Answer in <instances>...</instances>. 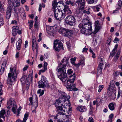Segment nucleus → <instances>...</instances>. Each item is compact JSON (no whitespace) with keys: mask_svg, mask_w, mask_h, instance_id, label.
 Here are the masks:
<instances>
[{"mask_svg":"<svg viewBox=\"0 0 122 122\" xmlns=\"http://www.w3.org/2000/svg\"><path fill=\"white\" fill-rule=\"evenodd\" d=\"M53 9L54 12V16L57 20H60L66 16V13L60 11V7L64 6L63 1H60L57 3V0H54L52 3Z\"/></svg>","mask_w":122,"mask_h":122,"instance_id":"nucleus-1","label":"nucleus"},{"mask_svg":"<svg viewBox=\"0 0 122 122\" xmlns=\"http://www.w3.org/2000/svg\"><path fill=\"white\" fill-rule=\"evenodd\" d=\"M10 69L11 72L9 73L8 75V77L10 78L8 80L7 83L8 85L11 86L13 84V81L11 80V78L14 81L15 80L17 77V75L18 74V71H16V68L15 67H14L13 68H10Z\"/></svg>","mask_w":122,"mask_h":122,"instance_id":"nucleus-2","label":"nucleus"},{"mask_svg":"<svg viewBox=\"0 0 122 122\" xmlns=\"http://www.w3.org/2000/svg\"><path fill=\"white\" fill-rule=\"evenodd\" d=\"M76 78V77L74 76L73 78L71 79H69L67 80L66 82L65 85L67 88L72 89V90L75 91H77L78 90V89L76 87V85L75 84L73 85Z\"/></svg>","mask_w":122,"mask_h":122,"instance_id":"nucleus-3","label":"nucleus"},{"mask_svg":"<svg viewBox=\"0 0 122 122\" xmlns=\"http://www.w3.org/2000/svg\"><path fill=\"white\" fill-rule=\"evenodd\" d=\"M7 108L10 109L12 108V111L14 114L16 113L17 106L15 99L13 98H10L7 102Z\"/></svg>","mask_w":122,"mask_h":122,"instance_id":"nucleus-4","label":"nucleus"},{"mask_svg":"<svg viewBox=\"0 0 122 122\" xmlns=\"http://www.w3.org/2000/svg\"><path fill=\"white\" fill-rule=\"evenodd\" d=\"M56 70L59 74V75H58V77L63 82H65L67 78L66 70L65 68L63 69V70L56 69Z\"/></svg>","mask_w":122,"mask_h":122,"instance_id":"nucleus-5","label":"nucleus"},{"mask_svg":"<svg viewBox=\"0 0 122 122\" xmlns=\"http://www.w3.org/2000/svg\"><path fill=\"white\" fill-rule=\"evenodd\" d=\"M65 21L66 24L71 26H74L76 24V20L74 17L72 15L67 16Z\"/></svg>","mask_w":122,"mask_h":122,"instance_id":"nucleus-6","label":"nucleus"},{"mask_svg":"<svg viewBox=\"0 0 122 122\" xmlns=\"http://www.w3.org/2000/svg\"><path fill=\"white\" fill-rule=\"evenodd\" d=\"M69 58V56L64 57L61 62V64L58 65L56 69L63 70V69L65 68L66 70V67L68 64Z\"/></svg>","mask_w":122,"mask_h":122,"instance_id":"nucleus-7","label":"nucleus"},{"mask_svg":"<svg viewBox=\"0 0 122 122\" xmlns=\"http://www.w3.org/2000/svg\"><path fill=\"white\" fill-rule=\"evenodd\" d=\"M53 47L55 51H58L60 50L61 48L63 50L64 49L62 43L58 40L54 41Z\"/></svg>","mask_w":122,"mask_h":122,"instance_id":"nucleus-8","label":"nucleus"},{"mask_svg":"<svg viewBox=\"0 0 122 122\" xmlns=\"http://www.w3.org/2000/svg\"><path fill=\"white\" fill-rule=\"evenodd\" d=\"M60 99H59L58 100H56L55 105L58 110L60 111L63 110L65 112V110L63 109V107L64 102L63 100H62Z\"/></svg>","mask_w":122,"mask_h":122,"instance_id":"nucleus-9","label":"nucleus"},{"mask_svg":"<svg viewBox=\"0 0 122 122\" xmlns=\"http://www.w3.org/2000/svg\"><path fill=\"white\" fill-rule=\"evenodd\" d=\"M60 97L59 99H61V100L64 101V102H65L66 100H69L70 98L69 96H68L67 94L65 92L61 91L59 93Z\"/></svg>","mask_w":122,"mask_h":122,"instance_id":"nucleus-10","label":"nucleus"},{"mask_svg":"<svg viewBox=\"0 0 122 122\" xmlns=\"http://www.w3.org/2000/svg\"><path fill=\"white\" fill-rule=\"evenodd\" d=\"M64 104L63 105V109H68V112H69L68 113V114L70 115L71 112L72 110L71 107V104L70 103L69 101V100H66L65 102H64Z\"/></svg>","mask_w":122,"mask_h":122,"instance_id":"nucleus-11","label":"nucleus"},{"mask_svg":"<svg viewBox=\"0 0 122 122\" xmlns=\"http://www.w3.org/2000/svg\"><path fill=\"white\" fill-rule=\"evenodd\" d=\"M19 28L17 26H14L12 28V34L13 36H15L18 33L19 34H21V32L20 30H19Z\"/></svg>","mask_w":122,"mask_h":122,"instance_id":"nucleus-12","label":"nucleus"},{"mask_svg":"<svg viewBox=\"0 0 122 122\" xmlns=\"http://www.w3.org/2000/svg\"><path fill=\"white\" fill-rule=\"evenodd\" d=\"M62 33L63 35L69 37L72 34L73 31L71 30L64 29L62 31Z\"/></svg>","mask_w":122,"mask_h":122,"instance_id":"nucleus-13","label":"nucleus"},{"mask_svg":"<svg viewBox=\"0 0 122 122\" xmlns=\"http://www.w3.org/2000/svg\"><path fill=\"white\" fill-rule=\"evenodd\" d=\"M85 0H77L76 2V4L78 7L84 8L85 4Z\"/></svg>","mask_w":122,"mask_h":122,"instance_id":"nucleus-14","label":"nucleus"},{"mask_svg":"<svg viewBox=\"0 0 122 122\" xmlns=\"http://www.w3.org/2000/svg\"><path fill=\"white\" fill-rule=\"evenodd\" d=\"M79 27L80 28H82V29H92V24L91 23H89L86 24L82 25L81 23L79 25Z\"/></svg>","mask_w":122,"mask_h":122,"instance_id":"nucleus-15","label":"nucleus"},{"mask_svg":"<svg viewBox=\"0 0 122 122\" xmlns=\"http://www.w3.org/2000/svg\"><path fill=\"white\" fill-rule=\"evenodd\" d=\"M81 32L83 34L88 35H91L92 32V29H82Z\"/></svg>","mask_w":122,"mask_h":122,"instance_id":"nucleus-16","label":"nucleus"},{"mask_svg":"<svg viewBox=\"0 0 122 122\" xmlns=\"http://www.w3.org/2000/svg\"><path fill=\"white\" fill-rule=\"evenodd\" d=\"M12 9L10 6H8L7 9L6 17L7 19H9L11 16Z\"/></svg>","mask_w":122,"mask_h":122,"instance_id":"nucleus-17","label":"nucleus"},{"mask_svg":"<svg viewBox=\"0 0 122 122\" xmlns=\"http://www.w3.org/2000/svg\"><path fill=\"white\" fill-rule=\"evenodd\" d=\"M100 28V25L99 22L98 21H95V33L97 32Z\"/></svg>","mask_w":122,"mask_h":122,"instance_id":"nucleus-18","label":"nucleus"},{"mask_svg":"<svg viewBox=\"0 0 122 122\" xmlns=\"http://www.w3.org/2000/svg\"><path fill=\"white\" fill-rule=\"evenodd\" d=\"M7 64V61L6 60H4L2 64L1 68L0 71V74L2 75L3 73Z\"/></svg>","mask_w":122,"mask_h":122,"instance_id":"nucleus-19","label":"nucleus"},{"mask_svg":"<svg viewBox=\"0 0 122 122\" xmlns=\"http://www.w3.org/2000/svg\"><path fill=\"white\" fill-rule=\"evenodd\" d=\"M103 61L101 59V63L99 64L97 69V73L101 74V73L102 70V66L103 65Z\"/></svg>","mask_w":122,"mask_h":122,"instance_id":"nucleus-20","label":"nucleus"},{"mask_svg":"<svg viewBox=\"0 0 122 122\" xmlns=\"http://www.w3.org/2000/svg\"><path fill=\"white\" fill-rule=\"evenodd\" d=\"M41 80L38 82V87L39 88H44L45 86H48L45 83L42 81Z\"/></svg>","mask_w":122,"mask_h":122,"instance_id":"nucleus-21","label":"nucleus"},{"mask_svg":"<svg viewBox=\"0 0 122 122\" xmlns=\"http://www.w3.org/2000/svg\"><path fill=\"white\" fill-rule=\"evenodd\" d=\"M28 116V113H26L24 115L23 121H22L20 119H18L16 121V122H25L27 119Z\"/></svg>","mask_w":122,"mask_h":122,"instance_id":"nucleus-22","label":"nucleus"},{"mask_svg":"<svg viewBox=\"0 0 122 122\" xmlns=\"http://www.w3.org/2000/svg\"><path fill=\"white\" fill-rule=\"evenodd\" d=\"M64 8L63 10L64 12L67 13L71 14V12L69 6L67 5H64Z\"/></svg>","mask_w":122,"mask_h":122,"instance_id":"nucleus-23","label":"nucleus"},{"mask_svg":"<svg viewBox=\"0 0 122 122\" xmlns=\"http://www.w3.org/2000/svg\"><path fill=\"white\" fill-rule=\"evenodd\" d=\"M77 109L80 112H83L86 111V109L85 106H80L77 107Z\"/></svg>","mask_w":122,"mask_h":122,"instance_id":"nucleus-24","label":"nucleus"},{"mask_svg":"<svg viewBox=\"0 0 122 122\" xmlns=\"http://www.w3.org/2000/svg\"><path fill=\"white\" fill-rule=\"evenodd\" d=\"M84 8H82L78 7L76 10V13L77 14H83V11Z\"/></svg>","mask_w":122,"mask_h":122,"instance_id":"nucleus-25","label":"nucleus"},{"mask_svg":"<svg viewBox=\"0 0 122 122\" xmlns=\"http://www.w3.org/2000/svg\"><path fill=\"white\" fill-rule=\"evenodd\" d=\"M115 105L113 103H110L108 107L109 109L111 111H113L114 110Z\"/></svg>","mask_w":122,"mask_h":122,"instance_id":"nucleus-26","label":"nucleus"},{"mask_svg":"<svg viewBox=\"0 0 122 122\" xmlns=\"http://www.w3.org/2000/svg\"><path fill=\"white\" fill-rule=\"evenodd\" d=\"M22 43V40H21L20 39L17 42V44L18 43V44L17 45L16 47L17 49L18 50H20V46L21 45Z\"/></svg>","mask_w":122,"mask_h":122,"instance_id":"nucleus-27","label":"nucleus"},{"mask_svg":"<svg viewBox=\"0 0 122 122\" xmlns=\"http://www.w3.org/2000/svg\"><path fill=\"white\" fill-rule=\"evenodd\" d=\"M5 115V110H2L0 112V118H4Z\"/></svg>","mask_w":122,"mask_h":122,"instance_id":"nucleus-28","label":"nucleus"},{"mask_svg":"<svg viewBox=\"0 0 122 122\" xmlns=\"http://www.w3.org/2000/svg\"><path fill=\"white\" fill-rule=\"evenodd\" d=\"M41 80L42 81L44 82L45 84H46L48 85L47 79L43 75H42L41 76Z\"/></svg>","mask_w":122,"mask_h":122,"instance_id":"nucleus-29","label":"nucleus"},{"mask_svg":"<svg viewBox=\"0 0 122 122\" xmlns=\"http://www.w3.org/2000/svg\"><path fill=\"white\" fill-rule=\"evenodd\" d=\"M118 46V45L117 44L115 45L114 48L112 51V53H111V55L112 56H114L116 53Z\"/></svg>","mask_w":122,"mask_h":122,"instance_id":"nucleus-30","label":"nucleus"},{"mask_svg":"<svg viewBox=\"0 0 122 122\" xmlns=\"http://www.w3.org/2000/svg\"><path fill=\"white\" fill-rule=\"evenodd\" d=\"M122 5V1L121 0H119L116 6L117 8L118 9H121Z\"/></svg>","mask_w":122,"mask_h":122,"instance_id":"nucleus-31","label":"nucleus"},{"mask_svg":"<svg viewBox=\"0 0 122 122\" xmlns=\"http://www.w3.org/2000/svg\"><path fill=\"white\" fill-rule=\"evenodd\" d=\"M120 53V51L119 50L117 51L116 56H115L114 59V60L116 61L118 59Z\"/></svg>","mask_w":122,"mask_h":122,"instance_id":"nucleus-32","label":"nucleus"},{"mask_svg":"<svg viewBox=\"0 0 122 122\" xmlns=\"http://www.w3.org/2000/svg\"><path fill=\"white\" fill-rule=\"evenodd\" d=\"M3 15L0 14V26L4 24V20Z\"/></svg>","mask_w":122,"mask_h":122,"instance_id":"nucleus-33","label":"nucleus"},{"mask_svg":"<svg viewBox=\"0 0 122 122\" xmlns=\"http://www.w3.org/2000/svg\"><path fill=\"white\" fill-rule=\"evenodd\" d=\"M26 77L25 76H23L20 79V80L22 84H23L26 82Z\"/></svg>","mask_w":122,"mask_h":122,"instance_id":"nucleus-34","label":"nucleus"},{"mask_svg":"<svg viewBox=\"0 0 122 122\" xmlns=\"http://www.w3.org/2000/svg\"><path fill=\"white\" fill-rule=\"evenodd\" d=\"M5 9L3 7V6L1 2L0 1V11L2 13H4Z\"/></svg>","mask_w":122,"mask_h":122,"instance_id":"nucleus-35","label":"nucleus"},{"mask_svg":"<svg viewBox=\"0 0 122 122\" xmlns=\"http://www.w3.org/2000/svg\"><path fill=\"white\" fill-rule=\"evenodd\" d=\"M89 23H91L87 19H84L82 20V25H85L86 24Z\"/></svg>","mask_w":122,"mask_h":122,"instance_id":"nucleus-36","label":"nucleus"},{"mask_svg":"<svg viewBox=\"0 0 122 122\" xmlns=\"http://www.w3.org/2000/svg\"><path fill=\"white\" fill-rule=\"evenodd\" d=\"M38 47V46L36 43H34V44H32V48L33 50L34 51L35 49H36V51L37 50V48Z\"/></svg>","mask_w":122,"mask_h":122,"instance_id":"nucleus-37","label":"nucleus"},{"mask_svg":"<svg viewBox=\"0 0 122 122\" xmlns=\"http://www.w3.org/2000/svg\"><path fill=\"white\" fill-rule=\"evenodd\" d=\"M115 87V86L114 84H111L108 88V89L109 91L113 90Z\"/></svg>","mask_w":122,"mask_h":122,"instance_id":"nucleus-38","label":"nucleus"},{"mask_svg":"<svg viewBox=\"0 0 122 122\" xmlns=\"http://www.w3.org/2000/svg\"><path fill=\"white\" fill-rule=\"evenodd\" d=\"M82 59H81V61L79 63H80V65L83 66H84L85 65L84 63V58L83 56H82Z\"/></svg>","mask_w":122,"mask_h":122,"instance_id":"nucleus-39","label":"nucleus"},{"mask_svg":"<svg viewBox=\"0 0 122 122\" xmlns=\"http://www.w3.org/2000/svg\"><path fill=\"white\" fill-rule=\"evenodd\" d=\"M104 87V86L103 85H99L98 86L99 89L98 90V92H100Z\"/></svg>","mask_w":122,"mask_h":122,"instance_id":"nucleus-40","label":"nucleus"},{"mask_svg":"<svg viewBox=\"0 0 122 122\" xmlns=\"http://www.w3.org/2000/svg\"><path fill=\"white\" fill-rule=\"evenodd\" d=\"M37 93L38 94H40V96H41L44 93V92L43 90H42L41 89H40L37 91Z\"/></svg>","mask_w":122,"mask_h":122,"instance_id":"nucleus-41","label":"nucleus"},{"mask_svg":"<svg viewBox=\"0 0 122 122\" xmlns=\"http://www.w3.org/2000/svg\"><path fill=\"white\" fill-rule=\"evenodd\" d=\"M66 5L71 4V5L73 6L74 5V2L71 1H67L66 2Z\"/></svg>","mask_w":122,"mask_h":122,"instance_id":"nucleus-42","label":"nucleus"},{"mask_svg":"<svg viewBox=\"0 0 122 122\" xmlns=\"http://www.w3.org/2000/svg\"><path fill=\"white\" fill-rule=\"evenodd\" d=\"M98 0H88V3L92 4L94 3H96L97 1Z\"/></svg>","mask_w":122,"mask_h":122,"instance_id":"nucleus-43","label":"nucleus"},{"mask_svg":"<svg viewBox=\"0 0 122 122\" xmlns=\"http://www.w3.org/2000/svg\"><path fill=\"white\" fill-rule=\"evenodd\" d=\"M32 44L36 43V39L35 36L33 35L32 38Z\"/></svg>","mask_w":122,"mask_h":122,"instance_id":"nucleus-44","label":"nucleus"},{"mask_svg":"<svg viewBox=\"0 0 122 122\" xmlns=\"http://www.w3.org/2000/svg\"><path fill=\"white\" fill-rule=\"evenodd\" d=\"M3 86V85L2 83L0 82V95H1L2 94V88Z\"/></svg>","mask_w":122,"mask_h":122,"instance_id":"nucleus-45","label":"nucleus"},{"mask_svg":"<svg viewBox=\"0 0 122 122\" xmlns=\"http://www.w3.org/2000/svg\"><path fill=\"white\" fill-rule=\"evenodd\" d=\"M29 101H30V102L29 103V104L30 105L32 106L33 103L32 102L33 101V99L32 97H30L29 98Z\"/></svg>","mask_w":122,"mask_h":122,"instance_id":"nucleus-46","label":"nucleus"},{"mask_svg":"<svg viewBox=\"0 0 122 122\" xmlns=\"http://www.w3.org/2000/svg\"><path fill=\"white\" fill-rule=\"evenodd\" d=\"M58 115H65V114L64 113H62L61 112L57 114L55 116H54V118L55 119H56L58 116Z\"/></svg>","mask_w":122,"mask_h":122,"instance_id":"nucleus-47","label":"nucleus"},{"mask_svg":"<svg viewBox=\"0 0 122 122\" xmlns=\"http://www.w3.org/2000/svg\"><path fill=\"white\" fill-rule=\"evenodd\" d=\"M119 74V72L118 71H115L114 72L113 75L115 77L117 76Z\"/></svg>","mask_w":122,"mask_h":122,"instance_id":"nucleus-48","label":"nucleus"},{"mask_svg":"<svg viewBox=\"0 0 122 122\" xmlns=\"http://www.w3.org/2000/svg\"><path fill=\"white\" fill-rule=\"evenodd\" d=\"M73 72V71L71 69H68L67 71V73L69 75L72 74Z\"/></svg>","mask_w":122,"mask_h":122,"instance_id":"nucleus-49","label":"nucleus"},{"mask_svg":"<svg viewBox=\"0 0 122 122\" xmlns=\"http://www.w3.org/2000/svg\"><path fill=\"white\" fill-rule=\"evenodd\" d=\"M90 9V8H88L87 9V11L86 10H83V13H86L87 14H90V12L89 11V10Z\"/></svg>","mask_w":122,"mask_h":122,"instance_id":"nucleus-50","label":"nucleus"},{"mask_svg":"<svg viewBox=\"0 0 122 122\" xmlns=\"http://www.w3.org/2000/svg\"><path fill=\"white\" fill-rule=\"evenodd\" d=\"M76 60V58L75 57L74 58H71V62L72 64H74L75 61Z\"/></svg>","mask_w":122,"mask_h":122,"instance_id":"nucleus-51","label":"nucleus"},{"mask_svg":"<svg viewBox=\"0 0 122 122\" xmlns=\"http://www.w3.org/2000/svg\"><path fill=\"white\" fill-rule=\"evenodd\" d=\"M29 24V26H33V21L32 20H30L28 22Z\"/></svg>","mask_w":122,"mask_h":122,"instance_id":"nucleus-52","label":"nucleus"},{"mask_svg":"<svg viewBox=\"0 0 122 122\" xmlns=\"http://www.w3.org/2000/svg\"><path fill=\"white\" fill-rule=\"evenodd\" d=\"M100 7H101V6L100 5L95 6V8L96 10V11H99V9Z\"/></svg>","mask_w":122,"mask_h":122,"instance_id":"nucleus-53","label":"nucleus"},{"mask_svg":"<svg viewBox=\"0 0 122 122\" xmlns=\"http://www.w3.org/2000/svg\"><path fill=\"white\" fill-rule=\"evenodd\" d=\"M47 63L46 62H45L44 64L43 68H45L46 69H47Z\"/></svg>","mask_w":122,"mask_h":122,"instance_id":"nucleus-54","label":"nucleus"},{"mask_svg":"<svg viewBox=\"0 0 122 122\" xmlns=\"http://www.w3.org/2000/svg\"><path fill=\"white\" fill-rule=\"evenodd\" d=\"M114 116V114L113 113L111 114L109 116V119L112 120Z\"/></svg>","mask_w":122,"mask_h":122,"instance_id":"nucleus-55","label":"nucleus"},{"mask_svg":"<svg viewBox=\"0 0 122 122\" xmlns=\"http://www.w3.org/2000/svg\"><path fill=\"white\" fill-rule=\"evenodd\" d=\"M88 50L87 48H86V47L85 46L84 48L82 50V52L84 53V52H86Z\"/></svg>","mask_w":122,"mask_h":122,"instance_id":"nucleus-56","label":"nucleus"},{"mask_svg":"<svg viewBox=\"0 0 122 122\" xmlns=\"http://www.w3.org/2000/svg\"><path fill=\"white\" fill-rule=\"evenodd\" d=\"M38 101L37 100H36V102L35 103V106L34 107V105H33L32 107H34V108L36 109V108L38 106Z\"/></svg>","mask_w":122,"mask_h":122,"instance_id":"nucleus-57","label":"nucleus"},{"mask_svg":"<svg viewBox=\"0 0 122 122\" xmlns=\"http://www.w3.org/2000/svg\"><path fill=\"white\" fill-rule=\"evenodd\" d=\"M119 41V40L118 38L117 37H115L113 41V42L114 43H117L118 41Z\"/></svg>","mask_w":122,"mask_h":122,"instance_id":"nucleus-58","label":"nucleus"},{"mask_svg":"<svg viewBox=\"0 0 122 122\" xmlns=\"http://www.w3.org/2000/svg\"><path fill=\"white\" fill-rule=\"evenodd\" d=\"M20 12L21 13H24L25 11L23 8H20L19 10Z\"/></svg>","mask_w":122,"mask_h":122,"instance_id":"nucleus-59","label":"nucleus"},{"mask_svg":"<svg viewBox=\"0 0 122 122\" xmlns=\"http://www.w3.org/2000/svg\"><path fill=\"white\" fill-rule=\"evenodd\" d=\"M118 93L117 95V97L119 98L120 97V94H122V91L120 90H118Z\"/></svg>","mask_w":122,"mask_h":122,"instance_id":"nucleus-60","label":"nucleus"},{"mask_svg":"<svg viewBox=\"0 0 122 122\" xmlns=\"http://www.w3.org/2000/svg\"><path fill=\"white\" fill-rule=\"evenodd\" d=\"M88 121L90 122H94L93 119L92 117H89L88 119Z\"/></svg>","mask_w":122,"mask_h":122,"instance_id":"nucleus-61","label":"nucleus"},{"mask_svg":"<svg viewBox=\"0 0 122 122\" xmlns=\"http://www.w3.org/2000/svg\"><path fill=\"white\" fill-rule=\"evenodd\" d=\"M28 67V66H25L23 69V70L24 71H25L26 70Z\"/></svg>","mask_w":122,"mask_h":122,"instance_id":"nucleus-62","label":"nucleus"},{"mask_svg":"<svg viewBox=\"0 0 122 122\" xmlns=\"http://www.w3.org/2000/svg\"><path fill=\"white\" fill-rule=\"evenodd\" d=\"M73 65H74L76 67H78L80 65V63H79L77 64L74 63Z\"/></svg>","mask_w":122,"mask_h":122,"instance_id":"nucleus-63","label":"nucleus"},{"mask_svg":"<svg viewBox=\"0 0 122 122\" xmlns=\"http://www.w3.org/2000/svg\"><path fill=\"white\" fill-rule=\"evenodd\" d=\"M42 5L41 4H40L39 5V11H40L41 10L42 8Z\"/></svg>","mask_w":122,"mask_h":122,"instance_id":"nucleus-64","label":"nucleus"}]
</instances>
